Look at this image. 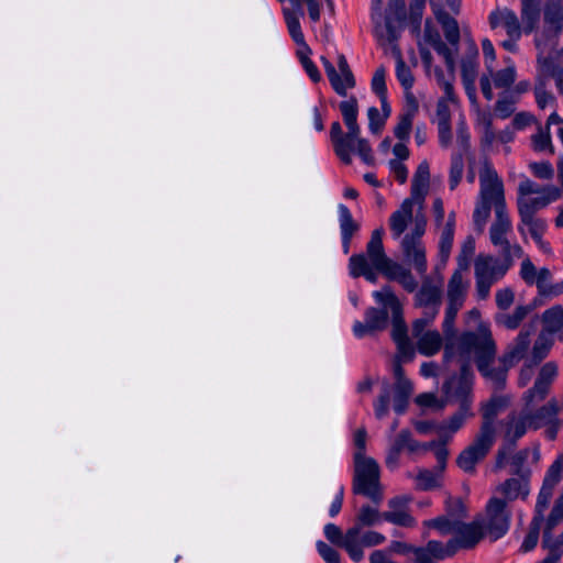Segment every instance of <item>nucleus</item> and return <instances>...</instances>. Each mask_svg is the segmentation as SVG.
I'll return each instance as SVG.
<instances>
[{"instance_id":"40","label":"nucleus","mask_w":563,"mask_h":563,"mask_svg":"<svg viewBox=\"0 0 563 563\" xmlns=\"http://www.w3.org/2000/svg\"><path fill=\"white\" fill-rule=\"evenodd\" d=\"M530 306H517L511 313H499L496 316V322L508 330L517 329L520 323L530 313Z\"/></svg>"},{"instance_id":"4","label":"nucleus","mask_w":563,"mask_h":563,"mask_svg":"<svg viewBox=\"0 0 563 563\" xmlns=\"http://www.w3.org/2000/svg\"><path fill=\"white\" fill-rule=\"evenodd\" d=\"M353 492L369 498L375 504L383 499L380 468L373 457L354 460Z\"/></svg>"},{"instance_id":"62","label":"nucleus","mask_w":563,"mask_h":563,"mask_svg":"<svg viewBox=\"0 0 563 563\" xmlns=\"http://www.w3.org/2000/svg\"><path fill=\"white\" fill-rule=\"evenodd\" d=\"M439 21L443 26L445 38L456 48L460 41V30L456 20L449 15H443L439 16Z\"/></svg>"},{"instance_id":"28","label":"nucleus","mask_w":563,"mask_h":563,"mask_svg":"<svg viewBox=\"0 0 563 563\" xmlns=\"http://www.w3.org/2000/svg\"><path fill=\"white\" fill-rule=\"evenodd\" d=\"M387 279L399 283L405 290L412 292L417 288V280L410 269L388 257L382 273Z\"/></svg>"},{"instance_id":"5","label":"nucleus","mask_w":563,"mask_h":563,"mask_svg":"<svg viewBox=\"0 0 563 563\" xmlns=\"http://www.w3.org/2000/svg\"><path fill=\"white\" fill-rule=\"evenodd\" d=\"M411 231L401 238L400 247L405 261L412 265L419 274L427 272L426 247L422 236L426 232L427 219L422 212H417L412 220Z\"/></svg>"},{"instance_id":"54","label":"nucleus","mask_w":563,"mask_h":563,"mask_svg":"<svg viewBox=\"0 0 563 563\" xmlns=\"http://www.w3.org/2000/svg\"><path fill=\"white\" fill-rule=\"evenodd\" d=\"M405 442L406 434H401V432H399L390 444L385 460L386 466L389 470H396L398 467L400 453L405 449Z\"/></svg>"},{"instance_id":"9","label":"nucleus","mask_w":563,"mask_h":563,"mask_svg":"<svg viewBox=\"0 0 563 563\" xmlns=\"http://www.w3.org/2000/svg\"><path fill=\"white\" fill-rule=\"evenodd\" d=\"M478 520L486 536L490 540L496 541L508 532L511 511L509 506L505 505L503 500L492 496L485 506L483 515L478 517Z\"/></svg>"},{"instance_id":"44","label":"nucleus","mask_w":563,"mask_h":563,"mask_svg":"<svg viewBox=\"0 0 563 563\" xmlns=\"http://www.w3.org/2000/svg\"><path fill=\"white\" fill-rule=\"evenodd\" d=\"M339 108L347 130L355 131L356 129H361L357 123V101L354 97H351L350 99L342 101Z\"/></svg>"},{"instance_id":"6","label":"nucleus","mask_w":563,"mask_h":563,"mask_svg":"<svg viewBox=\"0 0 563 563\" xmlns=\"http://www.w3.org/2000/svg\"><path fill=\"white\" fill-rule=\"evenodd\" d=\"M429 184L430 181H422L412 178L410 197L406 198L401 202L400 207L395 212H393L389 218V228L393 239L399 240L402 236L409 225V222L412 220V217H415V206H418V212H421L426 196L428 194Z\"/></svg>"},{"instance_id":"45","label":"nucleus","mask_w":563,"mask_h":563,"mask_svg":"<svg viewBox=\"0 0 563 563\" xmlns=\"http://www.w3.org/2000/svg\"><path fill=\"white\" fill-rule=\"evenodd\" d=\"M388 310L382 306L380 309L371 307L365 311V320L368 322L369 329L375 331H382L388 325Z\"/></svg>"},{"instance_id":"38","label":"nucleus","mask_w":563,"mask_h":563,"mask_svg":"<svg viewBox=\"0 0 563 563\" xmlns=\"http://www.w3.org/2000/svg\"><path fill=\"white\" fill-rule=\"evenodd\" d=\"M509 398L506 396H493L484 406H483V423L485 426L488 423L492 431L495 432L494 419L496 416L505 409L509 404Z\"/></svg>"},{"instance_id":"34","label":"nucleus","mask_w":563,"mask_h":563,"mask_svg":"<svg viewBox=\"0 0 563 563\" xmlns=\"http://www.w3.org/2000/svg\"><path fill=\"white\" fill-rule=\"evenodd\" d=\"M475 126L481 133V144L489 148L495 143V131L493 128V114L487 111H477Z\"/></svg>"},{"instance_id":"58","label":"nucleus","mask_w":563,"mask_h":563,"mask_svg":"<svg viewBox=\"0 0 563 563\" xmlns=\"http://www.w3.org/2000/svg\"><path fill=\"white\" fill-rule=\"evenodd\" d=\"M461 308L462 306L448 302L443 320V332L446 339L445 344L449 340H457L461 336V334L459 336H454V321Z\"/></svg>"},{"instance_id":"48","label":"nucleus","mask_w":563,"mask_h":563,"mask_svg":"<svg viewBox=\"0 0 563 563\" xmlns=\"http://www.w3.org/2000/svg\"><path fill=\"white\" fill-rule=\"evenodd\" d=\"M459 519H453L450 516H440L434 519L426 520L423 526L426 528L435 529L440 534L446 536L451 533H455V530L459 528Z\"/></svg>"},{"instance_id":"49","label":"nucleus","mask_w":563,"mask_h":563,"mask_svg":"<svg viewBox=\"0 0 563 563\" xmlns=\"http://www.w3.org/2000/svg\"><path fill=\"white\" fill-rule=\"evenodd\" d=\"M550 335L551 334L547 332H542L539 334L532 347L531 363L538 364L539 362L547 357L548 353L550 352L553 345V340L551 339Z\"/></svg>"},{"instance_id":"23","label":"nucleus","mask_w":563,"mask_h":563,"mask_svg":"<svg viewBox=\"0 0 563 563\" xmlns=\"http://www.w3.org/2000/svg\"><path fill=\"white\" fill-rule=\"evenodd\" d=\"M500 428L505 442L515 445L531 429L525 407L520 411L509 413L501 422Z\"/></svg>"},{"instance_id":"39","label":"nucleus","mask_w":563,"mask_h":563,"mask_svg":"<svg viewBox=\"0 0 563 563\" xmlns=\"http://www.w3.org/2000/svg\"><path fill=\"white\" fill-rule=\"evenodd\" d=\"M455 228V213L450 212L448 220L442 229L439 242V253L443 262H445L451 253Z\"/></svg>"},{"instance_id":"15","label":"nucleus","mask_w":563,"mask_h":563,"mask_svg":"<svg viewBox=\"0 0 563 563\" xmlns=\"http://www.w3.org/2000/svg\"><path fill=\"white\" fill-rule=\"evenodd\" d=\"M507 66L504 69L494 71L493 66L488 65V76L481 77L479 85L483 96L486 100L494 99L493 85L497 89L509 90L517 79V70L514 62L510 58L506 59Z\"/></svg>"},{"instance_id":"21","label":"nucleus","mask_w":563,"mask_h":563,"mask_svg":"<svg viewBox=\"0 0 563 563\" xmlns=\"http://www.w3.org/2000/svg\"><path fill=\"white\" fill-rule=\"evenodd\" d=\"M321 62L334 91L340 96H345L346 91L355 86V79L345 56L338 55V68L344 73V80H341L338 70L325 57H321Z\"/></svg>"},{"instance_id":"16","label":"nucleus","mask_w":563,"mask_h":563,"mask_svg":"<svg viewBox=\"0 0 563 563\" xmlns=\"http://www.w3.org/2000/svg\"><path fill=\"white\" fill-rule=\"evenodd\" d=\"M455 538L449 540L446 543H442L450 554V558L455 554L459 548L468 549L474 547L482 538L487 537L486 532L482 528L478 518L472 523H463L459 521V528L455 530Z\"/></svg>"},{"instance_id":"3","label":"nucleus","mask_w":563,"mask_h":563,"mask_svg":"<svg viewBox=\"0 0 563 563\" xmlns=\"http://www.w3.org/2000/svg\"><path fill=\"white\" fill-rule=\"evenodd\" d=\"M514 260L508 256L497 258L492 255H479L476 258L474 271L478 299L485 300L489 296L492 286L506 275Z\"/></svg>"},{"instance_id":"56","label":"nucleus","mask_w":563,"mask_h":563,"mask_svg":"<svg viewBox=\"0 0 563 563\" xmlns=\"http://www.w3.org/2000/svg\"><path fill=\"white\" fill-rule=\"evenodd\" d=\"M519 275L527 285H536L539 289L541 280V268L537 269L529 257H525L521 262Z\"/></svg>"},{"instance_id":"12","label":"nucleus","mask_w":563,"mask_h":563,"mask_svg":"<svg viewBox=\"0 0 563 563\" xmlns=\"http://www.w3.org/2000/svg\"><path fill=\"white\" fill-rule=\"evenodd\" d=\"M360 134L361 129H356L355 131L347 130L333 145L335 154L344 164L352 163V154L354 152L358 154L365 164H373L374 157L371 145L368 141L361 137Z\"/></svg>"},{"instance_id":"14","label":"nucleus","mask_w":563,"mask_h":563,"mask_svg":"<svg viewBox=\"0 0 563 563\" xmlns=\"http://www.w3.org/2000/svg\"><path fill=\"white\" fill-rule=\"evenodd\" d=\"M372 296L377 305L389 308L393 319L391 335L394 341L397 343L408 340L407 327L402 319V305L391 288L385 286L380 290L373 291Z\"/></svg>"},{"instance_id":"31","label":"nucleus","mask_w":563,"mask_h":563,"mask_svg":"<svg viewBox=\"0 0 563 563\" xmlns=\"http://www.w3.org/2000/svg\"><path fill=\"white\" fill-rule=\"evenodd\" d=\"M472 416L473 412L471 408H468V404L464 402L461 405L456 413H454L446 422L439 424L438 433L440 438L450 440L452 435L462 428L466 419Z\"/></svg>"},{"instance_id":"63","label":"nucleus","mask_w":563,"mask_h":563,"mask_svg":"<svg viewBox=\"0 0 563 563\" xmlns=\"http://www.w3.org/2000/svg\"><path fill=\"white\" fill-rule=\"evenodd\" d=\"M376 35L380 41L394 45L399 37V29L387 18L384 26H377Z\"/></svg>"},{"instance_id":"19","label":"nucleus","mask_w":563,"mask_h":563,"mask_svg":"<svg viewBox=\"0 0 563 563\" xmlns=\"http://www.w3.org/2000/svg\"><path fill=\"white\" fill-rule=\"evenodd\" d=\"M536 405L537 404L528 405L526 401H523V407L526 409L530 422V428L532 430L541 429L543 426L560 419L558 415L563 411V397L551 398L545 405L538 409H534Z\"/></svg>"},{"instance_id":"57","label":"nucleus","mask_w":563,"mask_h":563,"mask_svg":"<svg viewBox=\"0 0 563 563\" xmlns=\"http://www.w3.org/2000/svg\"><path fill=\"white\" fill-rule=\"evenodd\" d=\"M391 386L389 383L384 382L379 396L374 402V412L377 419H383L387 416L390 404Z\"/></svg>"},{"instance_id":"1","label":"nucleus","mask_w":563,"mask_h":563,"mask_svg":"<svg viewBox=\"0 0 563 563\" xmlns=\"http://www.w3.org/2000/svg\"><path fill=\"white\" fill-rule=\"evenodd\" d=\"M497 345L487 323L481 322L475 331L461 333L457 340H449L444 344L443 362L446 366L455 364L460 374L451 376L443 384V393L448 400L461 405L473 402L474 373L472 364L475 363L479 374L495 390L506 385V368H495Z\"/></svg>"},{"instance_id":"53","label":"nucleus","mask_w":563,"mask_h":563,"mask_svg":"<svg viewBox=\"0 0 563 563\" xmlns=\"http://www.w3.org/2000/svg\"><path fill=\"white\" fill-rule=\"evenodd\" d=\"M284 14L287 29L291 38L298 46H303L306 48L305 35L301 31V25L298 15L289 10H285Z\"/></svg>"},{"instance_id":"30","label":"nucleus","mask_w":563,"mask_h":563,"mask_svg":"<svg viewBox=\"0 0 563 563\" xmlns=\"http://www.w3.org/2000/svg\"><path fill=\"white\" fill-rule=\"evenodd\" d=\"M342 548L347 552L354 562H361L364 558L362 544V528L354 525L344 533Z\"/></svg>"},{"instance_id":"55","label":"nucleus","mask_w":563,"mask_h":563,"mask_svg":"<svg viewBox=\"0 0 563 563\" xmlns=\"http://www.w3.org/2000/svg\"><path fill=\"white\" fill-rule=\"evenodd\" d=\"M532 147L537 152L554 153L550 130L539 125L536 134L531 136Z\"/></svg>"},{"instance_id":"32","label":"nucleus","mask_w":563,"mask_h":563,"mask_svg":"<svg viewBox=\"0 0 563 563\" xmlns=\"http://www.w3.org/2000/svg\"><path fill=\"white\" fill-rule=\"evenodd\" d=\"M349 273L353 278L362 276L367 282L375 284L379 272L369 267L367 258L363 254H354L349 260Z\"/></svg>"},{"instance_id":"43","label":"nucleus","mask_w":563,"mask_h":563,"mask_svg":"<svg viewBox=\"0 0 563 563\" xmlns=\"http://www.w3.org/2000/svg\"><path fill=\"white\" fill-rule=\"evenodd\" d=\"M551 277V272L548 268L542 267L541 280L538 289L540 296L545 298H555L563 294V280L552 283Z\"/></svg>"},{"instance_id":"60","label":"nucleus","mask_w":563,"mask_h":563,"mask_svg":"<svg viewBox=\"0 0 563 563\" xmlns=\"http://www.w3.org/2000/svg\"><path fill=\"white\" fill-rule=\"evenodd\" d=\"M562 470H563V454L559 455L558 459L548 468L542 486L554 489V487L561 481Z\"/></svg>"},{"instance_id":"36","label":"nucleus","mask_w":563,"mask_h":563,"mask_svg":"<svg viewBox=\"0 0 563 563\" xmlns=\"http://www.w3.org/2000/svg\"><path fill=\"white\" fill-rule=\"evenodd\" d=\"M443 471L438 467L433 470L419 468L417 475L413 477L416 481V488L419 490H432L442 485Z\"/></svg>"},{"instance_id":"51","label":"nucleus","mask_w":563,"mask_h":563,"mask_svg":"<svg viewBox=\"0 0 563 563\" xmlns=\"http://www.w3.org/2000/svg\"><path fill=\"white\" fill-rule=\"evenodd\" d=\"M521 19L523 23V31L526 33H531L539 20L537 1H522Z\"/></svg>"},{"instance_id":"24","label":"nucleus","mask_w":563,"mask_h":563,"mask_svg":"<svg viewBox=\"0 0 563 563\" xmlns=\"http://www.w3.org/2000/svg\"><path fill=\"white\" fill-rule=\"evenodd\" d=\"M562 196V191L560 188L555 186H545V191L542 195H536V197H519L518 205V213L534 216V213L545 208L553 201H556Z\"/></svg>"},{"instance_id":"26","label":"nucleus","mask_w":563,"mask_h":563,"mask_svg":"<svg viewBox=\"0 0 563 563\" xmlns=\"http://www.w3.org/2000/svg\"><path fill=\"white\" fill-rule=\"evenodd\" d=\"M428 327L415 328L412 323V336L417 340V349L420 354L424 356H432L437 354L442 345L443 339L437 330H426Z\"/></svg>"},{"instance_id":"29","label":"nucleus","mask_w":563,"mask_h":563,"mask_svg":"<svg viewBox=\"0 0 563 563\" xmlns=\"http://www.w3.org/2000/svg\"><path fill=\"white\" fill-rule=\"evenodd\" d=\"M493 27L503 26L509 37L519 40L521 36V26L517 14L507 8L492 12L489 15Z\"/></svg>"},{"instance_id":"13","label":"nucleus","mask_w":563,"mask_h":563,"mask_svg":"<svg viewBox=\"0 0 563 563\" xmlns=\"http://www.w3.org/2000/svg\"><path fill=\"white\" fill-rule=\"evenodd\" d=\"M512 224L507 210L495 212V221L489 229V239L494 246L500 249L501 256L521 258L525 253L519 244H510L507 234L511 232Z\"/></svg>"},{"instance_id":"22","label":"nucleus","mask_w":563,"mask_h":563,"mask_svg":"<svg viewBox=\"0 0 563 563\" xmlns=\"http://www.w3.org/2000/svg\"><path fill=\"white\" fill-rule=\"evenodd\" d=\"M393 373L395 378L393 408L396 413L401 415L408 407L409 399L413 393V385L406 377L399 360L394 363Z\"/></svg>"},{"instance_id":"2","label":"nucleus","mask_w":563,"mask_h":563,"mask_svg":"<svg viewBox=\"0 0 563 563\" xmlns=\"http://www.w3.org/2000/svg\"><path fill=\"white\" fill-rule=\"evenodd\" d=\"M479 191L473 218L477 225H484L490 216L492 208L495 212L505 211V188L495 167L485 161L479 169Z\"/></svg>"},{"instance_id":"42","label":"nucleus","mask_w":563,"mask_h":563,"mask_svg":"<svg viewBox=\"0 0 563 563\" xmlns=\"http://www.w3.org/2000/svg\"><path fill=\"white\" fill-rule=\"evenodd\" d=\"M517 102L518 97L514 93H508L507 91L501 92L495 103V117L503 120L510 118L516 111Z\"/></svg>"},{"instance_id":"33","label":"nucleus","mask_w":563,"mask_h":563,"mask_svg":"<svg viewBox=\"0 0 563 563\" xmlns=\"http://www.w3.org/2000/svg\"><path fill=\"white\" fill-rule=\"evenodd\" d=\"M544 331L549 334H556L563 341V308L559 305L547 309L542 313Z\"/></svg>"},{"instance_id":"59","label":"nucleus","mask_w":563,"mask_h":563,"mask_svg":"<svg viewBox=\"0 0 563 563\" xmlns=\"http://www.w3.org/2000/svg\"><path fill=\"white\" fill-rule=\"evenodd\" d=\"M464 161L461 153L453 154L451 158V166L449 173V186L451 190H454L463 177Z\"/></svg>"},{"instance_id":"8","label":"nucleus","mask_w":563,"mask_h":563,"mask_svg":"<svg viewBox=\"0 0 563 563\" xmlns=\"http://www.w3.org/2000/svg\"><path fill=\"white\" fill-rule=\"evenodd\" d=\"M495 434L487 424L481 426L479 432L475 435L473 442L467 445L456 457L457 466L468 474H474L476 465L482 462L495 442Z\"/></svg>"},{"instance_id":"64","label":"nucleus","mask_w":563,"mask_h":563,"mask_svg":"<svg viewBox=\"0 0 563 563\" xmlns=\"http://www.w3.org/2000/svg\"><path fill=\"white\" fill-rule=\"evenodd\" d=\"M472 56L463 59L462 62V79L475 81L477 76V60L478 51L475 45H472Z\"/></svg>"},{"instance_id":"35","label":"nucleus","mask_w":563,"mask_h":563,"mask_svg":"<svg viewBox=\"0 0 563 563\" xmlns=\"http://www.w3.org/2000/svg\"><path fill=\"white\" fill-rule=\"evenodd\" d=\"M475 126L481 133V144L489 148L495 143V131L493 128V114L487 111H477Z\"/></svg>"},{"instance_id":"37","label":"nucleus","mask_w":563,"mask_h":563,"mask_svg":"<svg viewBox=\"0 0 563 563\" xmlns=\"http://www.w3.org/2000/svg\"><path fill=\"white\" fill-rule=\"evenodd\" d=\"M466 291L467 285L463 280L462 272L455 271L448 284V302L463 307Z\"/></svg>"},{"instance_id":"61","label":"nucleus","mask_w":563,"mask_h":563,"mask_svg":"<svg viewBox=\"0 0 563 563\" xmlns=\"http://www.w3.org/2000/svg\"><path fill=\"white\" fill-rule=\"evenodd\" d=\"M542 522L543 521H540V517L532 518L530 526H529V531L520 547V550L522 552L532 551L537 547Z\"/></svg>"},{"instance_id":"27","label":"nucleus","mask_w":563,"mask_h":563,"mask_svg":"<svg viewBox=\"0 0 563 563\" xmlns=\"http://www.w3.org/2000/svg\"><path fill=\"white\" fill-rule=\"evenodd\" d=\"M383 235L384 230L382 228L375 229L366 245V253H362L367 258L369 267L378 269L379 273H382L388 260L383 246Z\"/></svg>"},{"instance_id":"11","label":"nucleus","mask_w":563,"mask_h":563,"mask_svg":"<svg viewBox=\"0 0 563 563\" xmlns=\"http://www.w3.org/2000/svg\"><path fill=\"white\" fill-rule=\"evenodd\" d=\"M442 303L441 284H434L424 278L421 288L416 295V306L422 308V317L415 320V328L429 327L440 311Z\"/></svg>"},{"instance_id":"10","label":"nucleus","mask_w":563,"mask_h":563,"mask_svg":"<svg viewBox=\"0 0 563 563\" xmlns=\"http://www.w3.org/2000/svg\"><path fill=\"white\" fill-rule=\"evenodd\" d=\"M389 552L404 555L406 563H439L450 554V552L442 547V542L435 540H430L424 547L393 541L389 545Z\"/></svg>"},{"instance_id":"50","label":"nucleus","mask_w":563,"mask_h":563,"mask_svg":"<svg viewBox=\"0 0 563 563\" xmlns=\"http://www.w3.org/2000/svg\"><path fill=\"white\" fill-rule=\"evenodd\" d=\"M415 110H408L399 115L398 123L394 128V135L398 141L410 140Z\"/></svg>"},{"instance_id":"7","label":"nucleus","mask_w":563,"mask_h":563,"mask_svg":"<svg viewBox=\"0 0 563 563\" xmlns=\"http://www.w3.org/2000/svg\"><path fill=\"white\" fill-rule=\"evenodd\" d=\"M563 33V0H547L543 5L542 25L537 30L534 43L542 54L558 44Z\"/></svg>"},{"instance_id":"47","label":"nucleus","mask_w":563,"mask_h":563,"mask_svg":"<svg viewBox=\"0 0 563 563\" xmlns=\"http://www.w3.org/2000/svg\"><path fill=\"white\" fill-rule=\"evenodd\" d=\"M384 520L383 512L375 507L365 505L362 506L356 516V526L373 527L379 525Z\"/></svg>"},{"instance_id":"18","label":"nucleus","mask_w":563,"mask_h":563,"mask_svg":"<svg viewBox=\"0 0 563 563\" xmlns=\"http://www.w3.org/2000/svg\"><path fill=\"white\" fill-rule=\"evenodd\" d=\"M558 365L555 362H547L542 365L533 386L528 389L522 400L528 405L539 404L550 391L551 385L558 376Z\"/></svg>"},{"instance_id":"17","label":"nucleus","mask_w":563,"mask_h":563,"mask_svg":"<svg viewBox=\"0 0 563 563\" xmlns=\"http://www.w3.org/2000/svg\"><path fill=\"white\" fill-rule=\"evenodd\" d=\"M530 494L529 475H519L509 477L499 483L493 490V497L503 500L509 506L516 500H525Z\"/></svg>"},{"instance_id":"52","label":"nucleus","mask_w":563,"mask_h":563,"mask_svg":"<svg viewBox=\"0 0 563 563\" xmlns=\"http://www.w3.org/2000/svg\"><path fill=\"white\" fill-rule=\"evenodd\" d=\"M338 212L341 236L352 238L358 230V224L353 220L352 213L345 205H339Z\"/></svg>"},{"instance_id":"46","label":"nucleus","mask_w":563,"mask_h":563,"mask_svg":"<svg viewBox=\"0 0 563 563\" xmlns=\"http://www.w3.org/2000/svg\"><path fill=\"white\" fill-rule=\"evenodd\" d=\"M394 53L396 56V77L405 90H410L415 82L413 75L396 46Z\"/></svg>"},{"instance_id":"25","label":"nucleus","mask_w":563,"mask_h":563,"mask_svg":"<svg viewBox=\"0 0 563 563\" xmlns=\"http://www.w3.org/2000/svg\"><path fill=\"white\" fill-rule=\"evenodd\" d=\"M532 331L528 329H523L519 332L517 338L508 345L507 351L500 358L503 366L498 368H506V374L508 373V368L520 362L527 354L529 345H530V336Z\"/></svg>"},{"instance_id":"41","label":"nucleus","mask_w":563,"mask_h":563,"mask_svg":"<svg viewBox=\"0 0 563 563\" xmlns=\"http://www.w3.org/2000/svg\"><path fill=\"white\" fill-rule=\"evenodd\" d=\"M520 223L518 224V231L522 236L526 235L527 231L530 233L531 238H538L539 234H544L547 230V222L541 218H536L534 216L519 214Z\"/></svg>"},{"instance_id":"20","label":"nucleus","mask_w":563,"mask_h":563,"mask_svg":"<svg viewBox=\"0 0 563 563\" xmlns=\"http://www.w3.org/2000/svg\"><path fill=\"white\" fill-rule=\"evenodd\" d=\"M412 497L409 495L396 496L388 500V510L383 512L384 521L390 522L395 526L404 528H413L417 520L409 511V505Z\"/></svg>"}]
</instances>
